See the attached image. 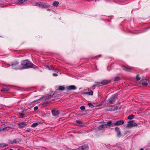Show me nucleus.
Masks as SVG:
<instances>
[{
	"label": "nucleus",
	"instance_id": "obj_38",
	"mask_svg": "<svg viewBox=\"0 0 150 150\" xmlns=\"http://www.w3.org/2000/svg\"><path fill=\"white\" fill-rule=\"evenodd\" d=\"M76 122L77 123H79V124H81V122L79 120H76Z\"/></svg>",
	"mask_w": 150,
	"mask_h": 150
},
{
	"label": "nucleus",
	"instance_id": "obj_13",
	"mask_svg": "<svg viewBox=\"0 0 150 150\" xmlns=\"http://www.w3.org/2000/svg\"><path fill=\"white\" fill-rule=\"evenodd\" d=\"M132 68L131 67H122V69L125 71H130L129 70L132 69Z\"/></svg>",
	"mask_w": 150,
	"mask_h": 150
},
{
	"label": "nucleus",
	"instance_id": "obj_4",
	"mask_svg": "<svg viewBox=\"0 0 150 150\" xmlns=\"http://www.w3.org/2000/svg\"><path fill=\"white\" fill-rule=\"evenodd\" d=\"M117 94H115L112 96L108 100V103L110 104L113 103L117 99Z\"/></svg>",
	"mask_w": 150,
	"mask_h": 150
},
{
	"label": "nucleus",
	"instance_id": "obj_24",
	"mask_svg": "<svg viewBox=\"0 0 150 150\" xmlns=\"http://www.w3.org/2000/svg\"><path fill=\"white\" fill-rule=\"evenodd\" d=\"M27 1V0H18V1L20 4L23 3Z\"/></svg>",
	"mask_w": 150,
	"mask_h": 150
},
{
	"label": "nucleus",
	"instance_id": "obj_14",
	"mask_svg": "<svg viewBox=\"0 0 150 150\" xmlns=\"http://www.w3.org/2000/svg\"><path fill=\"white\" fill-rule=\"evenodd\" d=\"M59 2L58 1H54L53 2L52 5L54 6H57L58 5Z\"/></svg>",
	"mask_w": 150,
	"mask_h": 150
},
{
	"label": "nucleus",
	"instance_id": "obj_6",
	"mask_svg": "<svg viewBox=\"0 0 150 150\" xmlns=\"http://www.w3.org/2000/svg\"><path fill=\"white\" fill-rule=\"evenodd\" d=\"M124 121L122 120H119V121H117L115 123L113 122L112 121L111 125L112 127H114L116 126L121 125L124 124Z\"/></svg>",
	"mask_w": 150,
	"mask_h": 150
},
{
	"label": "nucleus",
	"instance_id": "obj_9",
	"mask_svg": "<svg viewBox=\"0 0 150 150\" xmlns=\"http://www.w3.org/2000/svg\"><path fill=\"white\" fill-rule=\"evenodd\" d=\"M88 146L87 145H84L76 149L77 150H88Z\"/></svg>",
	"mask_w": 150,
	"mask_h": 150
},
{
	"label": "nucleus",
	"instance_id": "obj_36",
	"mask_svg": "<svg viewBox=\"0 0 150 150\" xmlns=\"http://www.w3.org/2000/svg\"><path fill=\"white\" fill-rule=\"evenodd\" d=\"M52 75L54 76H58V74L56 73H53Z\"/></svg>",
	"mask_w": 150,
	"mask_h": 150
},
{
	"label": "nucleus",
	"instance_id": "obj_43",
	"mask_svg": "<svg viewBox=\"0 0 150 150\" xmlns=\"http://www.w3.org/2000/svg\"><path fill=\"white\" fill-rule=\"evenodd\" d=\"M47 10H48H48H50V9H49L48 8V9H47Z\"/></svg>",
	"mask_w": 150,
	"mask_h": 150
},
{
	"label": "nucleus",
	"instance_id": "obj_44",
	"mask_svg": "<svg viewBox=\"0 0 150 150\" xmlns=\"http://www.w3.org/2000/svg\"><path fill=\"white\" fill-rule=\"evenodd\" d=\"M8 150H13V149H8Z\"/></svg>",
	"mask_w": 150,
	"mask_h": 150
},
{
	"label": "nucleus",
	"instance_id": "obj_30",
	"mask_svg": "<svg viewBox=\"0 0 150 150\" xmlns=\"http://www.w3.org/2000/svg\"><path fill=\"white\" fill-rule=\"evenodd\" d=\"M88 105L91 108H93L94 107V105L91 103H88Z\"/></svg>",
	"mask_w": 150,
	"mask_h": 150
},
{
	"label": "nucleus",
	"instance_id": "obj_1",
	"mask_svg": "<svg viewBox=\"0 0 150 150\" xmlns=\"http://www.w3.org/2000/svg\"><path fill=\"white\" fill-rule=\"evenodd\" d=\"M34 64L28 60H25L22 62L21 65L22 66L21 68H17V69H23L33 67Z\"/></svg>",
	"mask_w": 150,
	"mask_h": 150
},
{
	"label": "nucleus",
	"instance_id": "obj_3",
	"mask_svg": "<svg viewBox=\"0 0 150 150\" xmlns=\"http://www.w3.org/2000/svg\"><path fill=\"white\" fill-rule=\"evenodd\" d=\"M134 122L135 121L134 120L129 122L126 125V127L128 128H130L133 127L137 126L138 124Z\"/></svg>",
	"mask_w": 150,
	"mask_h": 150
},
{
	"label": "nucleus",
	"instance_id": "obj_25",
	"mask_svg": "<svg viewBox=\"0 0 150 150\" xmlns=\"http://www.w3.org/2000/svg\"><path fill=\"white\" fill-rule=\"evenodd\" d=\"M46 68L50 70H52V65H51L50 66H46Z\"/></svg>",
	"mask_w": 150,
	"mask_h": 150
},
{
	"label": "nucleus",
	"instance_id": "obj_8",
	"mask_svg": "<svg viewBox=\"0 0 150 150\" xmlns=\"http://www.w3.org/2000/svg\"><path fill=\"white\" fill-rule=\"evenodd\" d=\"M19 63L17 61H15L13 62L11 64V66L12 67L15 68L16 69H17V68H21L18 67Z\"/></svg>",
	"mask_w": 150,
	"mask_h": 150
},
{
	"label": "nucleus",
	"instance_id": "obj_41",
	"mask_svg": "<svg viewBox=\"0 0 150 150\" xmlns=\"http://www.w3.org/2000/svg\"><path fill=\"white\" fill-rule=\"evenodd\" d=\"M16 142V141L15 140H14L12 142V144H13V143H15Z\"/></svg>",
	"mask_w": 150,
	"mask_h": 150
},
{
	"label": "nucleus",
	"instance_id": "obj_35",
	"mask_svg": "<svg viewBox=\"0 0 150 150\" xmlns=\"http://www.w3.org/2000/svg\"><path fill=\"white\" fill-rule=\"evenodd\" d=\"M30 128H28L25 131V132H30Z\"/></svg>",
	"mask_w": 150,
	"mask_h": 150
},
{
	"label": "nucleus",
	"instance_id": "obj_27",
	"mask_svg": "<svg viewBox=\"0 0 150 150\" xmlns=\"http://www.w3.org/2000/svg\"><path fill=\"white\" fill-rule=\"evenodd\" d=\"M117 137H120L121 135V134L120 131H118V132H117Z\"/></svg>",
	"mask_w": 150,
	"mask_h": 150
},
{
	"label": "nucleus",
	"instance_id": "obj_16",
	"mask_svg": "<svg viewBox=\"0 0 150 150\" xmlns=\"http://www.w3.org/2000/svg\"><path fill=\"white\" fill-rule=\"evenodd\" d=\"M10 128V127H2L3 131H8L9 130Z\"/></svg>",
	"mask_w": 150,
	"mask_h": 150
},
{
	"label": "nucleus",
	"instance_id": "obj_17",
	"mask_svg": "<svg viewBox=\"0 0 150 150\" xmlns=\"http://www.w3.org/2000/svg\"><path fill=\"white\" fill-rule=\"evenodd\" d=\"M8 144H0V147L1 148H3L4 147L8 146Z\"/></svg>",
	"mask_w": 150,
	"mask_h": 150
},
{
	"label": "nucleus",
	"instance_id": "obj_23",
	"mask_svg": "<svg viewBox=\"0 0 150 150\" xmlns=\"http://www.w3.org/2000/svg\"><path fill=\"white\" fill-rule=\"evenodd\" d=\"M38 125V123L37 122H35L33 123L31 125V127H35L37 126Z\"/></svg>",
	"mask_w": 150,
	"mask_h": 150
},
{
	"label": "nucleus",
	"instance_id": "obj_18",
	"mask_svg": "<svg viewBox=\"0 0 150 150\" xmlns=\"http://www.w3.org/2000/svg\"><path fill=\"white\" fill-rule=\"evenodd\" d=\"M64 87L63 86H60L58 87V90L59 91H64Z\"/></svg>",
	"mask_w": 150,
	"mask_h": 150
},
{
	"label": "nucleus",
	"instance_id": "obj_45",
	"mask_svg": "<svg viewBox=\"0 0 150 150\" xmlns=\"http://www.w3.org/2000/svg\"><path fill=\"white\" fill-rule=\"evenodd\" d=\"M146 80H147V81H148V79H146Z\"/></svg>",
	"mask_w": 150,
	"mask_h": 150
},
{
	"label": "nucleus",
	"instance_id": "obj_39",
	"mask_svg": "<svg viewBox=\"0 0 150 150\" xmlns=\"http://www.w3.org/2000/svg\"><path fill=\"white\" fill-rule=\"evenodd\" d=\"M20 115L21 117H23L24 115V114L23 113H20Z\"/></svg>",
	"mask_w": 150,
	"mask_h": 150
},
{
	"label": "nucleus",
	"instance_id": "obj_2",
	"mask_svg": "<svg viewBox=\"0 0 150 150\" xmlns=\"http://www.w3.org/2000/svg\"><path fill=\"white\" fill-rule=\"evenodd\" d=\"M111 125L112 121H110L107 122L105 124L99 126L98 127V129L101 130L103 128L112 127Z\"/></svg>",
	"mask_w": 150,
	"mask_h": 150
},
{
	"label": "nucleus",
	"instance_id": "obj_26",
	"mask_svg": "<svg viewBox=\"0 0 150 150\" xmlns=\"http://www.w3.org/2000/svg\"><path fill=\"white\" fill-rule=\"evenodd\" d=\"M53 70V71H55V72H58V70L57 69L54 68L53 66L52 68V70Z\"/></svg>",
	"mask_w": 150,
	"mask_h": 150
},
{
	"label": "nucleus",
	"instance_id": "obj_42",
	"mask_svg": "<svg viewBox=\"0 0 150 150\" xmlns=\"http://www.w3.org/2000/svg\"><path fill=\"white\" fill-rule=\"evenodd\" d=\"M140 150H144V149H143L142 148V149H140Z\"/></svg>",
	"mask_w": 150,
	"mask_h": 150
},
{
	"label": "nucleus",
	"instance_id": "obj_28",
	"mask_svg": "<svg viewBox=\"0 0 150 150\" xmlns=\"http://www.w3.org/2000/svg\"><path fill=\"white\" fill-rule=\"evenodd\" d=\"M120 79V77L117 76L115 78V79H114V81H117L119 80Z\"/></svg>",
	"mask_w": 150,
	"mask_h": 150
},
{
	"label": "nucleus",
	"instance_id": "obj_40",
	"mask_svg": "<svg viewBox=\"0 0 150 150\" xmlns=\"http://www.w3.org/2000/svg\"><path fill=\"white\" fill-rule=\"evenodd\" d=\"M3 131L2 127H0V132Z\"/></svg>",
	"mask_w": 150,
	"mask_h": 150
},
{
	"label": "nucleus",
	"instance_id": "obj_12",
	"mask_svg": "<svg viewBox=\"0 0 150 150\" xmlns=\"http://www.w3.org/2000/svg\"><path fill=\"white\" fill-rule=\"evenodd\" d=\"M76 88V87L74 85L70 86L68 87L67 89L68 90L70 91L71 90H75Z\"/></svg>",
	"mask_w": 150,
	"mask_h": 150
},
{
	"label": "nucleus",
	"instance_id": "obj_32",
	"mask_svg": "<svg viewBox=\"0 0 150 150\" xmlns=\"http://www.w3.org/2000/svg\"><path fill=\"white\" fill-rule=\"evenodd\" d=\"M142 84L143 86H146L147 85L148 83L146 82H143L142 83Z\"/></svg>",
	"mask_w": 150,
	"mask_h": 150
},
{
	"label": "nucleus",
	"instance_id": "obj_33",
	"mask_svg": "<svg viewBox=\"0 0 150 150\" xmlns=\"http://www.w3.org/2000/svg\"><path fill=\"white\" fill-rule=\"evenodd\" d=\"M115 131L117 132L118 131H120V130H119V128L118 127H116L115 128Z\"/></svg>",
	"mask_w": 150,
	"mask_h": 150
},
{
	"label": "nucleus",
	"instance_id": "obj_20",
	"mask_svg": "<svg viewBox=\"0 0 150 150\" xmlns=\"http://www.w3.org/2000/svg\"><path fill=\"white\" fill-rule=\"evenodd\" d=\"M134 116L133 115H131L129 116L128 117L127 119L129 120H132L134 118Z\"/></svg>",
	"mask_w": 150,
	"mask_h": 150
},
{
	"label": "nucleus",
	"instance_id": "obj_5",
	"mask_svg": "<svg viewBox=\"0 0 150 150\" xmlns=\"http://www.w3.org/2000/svg\"><path fill=\"white\" fill-rule=\"evenodd\" d=\"M36 6H39L41 8H46L48 7L49 6V5L46 3H42L41 2H39L36 3Z\"/></svg>",
	"mask_w": 150,
	"mask_h": 150
},
{
	"label": "nucleus",
	"instance_id": "obj_11",
	"mask_svg": "<svg viewBox=\"0 0 150 150\" xmlns=\"http://www.w3.org/2000/svg\"><path fill=\"white\" fill-rule=\"evenodd\" d=\"M52 113L53 116H57L59 114V112L58 110H53L52 111Z\"/></svg>",
	"mask_w": 150,
	"mask_h": 150
},
{
	"label": "nucleus",
	"instance_id": "obj_19",
	"mask_svg": "<svg viewBox=\"0 0 150 150\" xmlns=\"http://www.w3.org/2000/svg\"><path fill=\"white\" fill-rule=\"evenodd\" d=\"M84 94H86L89 95H93V92L92 91H91L90 92H87L84 93Z\"/></svg>",
	"mask_w": 150,
	"mask_h": 150
},
{
	"label": "nucleus",
	"instance_id": "obj_34",
	"mask_svg": "<svg viewBox=\"0 0 150 150\" xmlns=\"http://www.w3.org/2000/svg\"><path fill=\"white\" fill-rule=\"evenodd\" d=\"M136 79L137 80H139L140 79V78L139 77L138 75H137L136 76Z\"/></svg>",
	"mask_w": 150,
	"mask_h": 150
},
{
	"label": "nucleus",
	"instance_id": "obj_15",
	"mask_svg": "<svg viewBox=\"0 0 150 150\" xmlns=\"http://www.w3.org/2000/svg\"><path fill=\"white\" fill-rule=\"evenodd\" d=\"M121 108V107L119 106H116L115 107H113V109L111 110H114V111L115 110H116L118 109H120Z\"/></svg>",
	"mask_w": 150,
	"mask_h": 150
},
{
	"label": "nucleus",
	"instance_id": "obj_10",
	"mask_svg": "<svg viewBox=\"0 0 150 150\" xmlns=\"http://www.w3.org/2000/svg\"><path fill=\"white\" fill-rule=\"evenodd\" d=\"M26 125L25 122H21L18 123V126L20 128H24Z\"/></svg>",
	"mask_w": 150,
	"mask_h": 150
},
{
	"label": "nucleus",
	"instance_id": "obj_21",
	"mask_svg": "<svg viewBox=\"0 0 150 150\" xmlns=\"http://www.w3.org/2000/svg\"><path fill=\"white\" fill-rule=\"evenodd\" d=\"M2 92H8L9 91V89H6L5 88H3L1 90Z\"/></svg>",
	"mask_w": 150,
	"mask_h": 150
},
{
	"label": "nucleus",
	"instance_id": "obj_22",
	"mask_svg": "<svg viewBox=\"0 0 150 150\" xmlns=\"http://www.w3.org/2000/svg\"><path fill=\"white\" fill-rule=\"evenodd\" d=\"M113 109V106H111V108H107L106 109V110L107 111H114V110H112Z\"/></svg>",
	"mask_w": 150,
	"mask_h": 150
},
{
	"label": "nucleus",
	"instance_id": "obj_29",
	"mask_svg": "<svg viewBox=\"0 0 150 150\" xmlns=\"http://www.w3.org/2000/svg\"><path fill=\"white\" fill-rule=\"evenodd\" d=\"M50 98V97H47L46 96H44L42 98V99H43L45 100H48Z\"/></svg>",
	"mask_w": 150,
	"mask_h": 150
},
{
	"label": "nucleus",
	"instance_id": "obj_31",
	"mask_svg": "<svg viewBox=\"0 0 150 150\" xmlns=\"http://www.w3.org/2000/svg\"><path fill=\"white\" fill-rule=\"evenodd\" d=\"M80 109L82 110H84L85 109V107L84 106H82L80 107Z\"/></svg>",
	"mask_w": 150,
	"mask_h": 150
},
{
	"label": "nucleus",
	"instance_id": "obj_37",
	"mask_svg": "<svg viewBox=\"0 0 150 150\" xmlns=\"http://www.w3.org/2000/svg\"><path fill=\"white\" fill-rule=\"evenodd\" d=\"M38 106H35L34 108V109L35 110H37L38 109Z\"/></svg>",
	"mask_w": 150,
	"mask_h": 150
},
{
	"label": "nucleus",
	"instance_id": "obj_7",
	"mask_svg": "<svg viewBox=\"0 0 150 150\" xmlns=\"http://www.w3.org/2000/svg\"><path fill=\"white\" fill-rule=\"evenodd\" d=\"M110 82V81L107 80H104L101 82H96V84L95 85L93 86V87L96 86V85H99L100 86H102L107 84Z\"/></svg>",
	"mask_w": 150,
	"mask_h": 150
}]
</instances>
